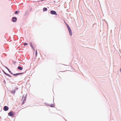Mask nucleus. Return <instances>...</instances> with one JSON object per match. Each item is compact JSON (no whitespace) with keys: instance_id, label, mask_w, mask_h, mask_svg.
<instances>
[{"instance_id":"nucleus-27","label":"nucleus","mask_w":121,"mask_h":121,"mask_svg":"<svg viewBox=\"0 0 121 121\" xmlns=\"http://www.w3.org/2000/svg\"><path fill=\"white\" fill-rule=\"evenodd\" d=\"M64 22H65V25H66V24H67V23L65 22V21H64Z\"/></svg>"},{"instance_id":"nucleus-18","label":"nucleus","mask_w":121,"mask_h":121,"mask_svg":"<svg viewBox=\"0 0 121 121\" xmlns=\"http://www.w3.org/2000/svg\"><path fill=\"white\" fill-rule=\"evenodd\" d=\"M28 45V44L27 43H24V46L27 45Z\"/></svg>"},{"instance_id":"nucleus-20","label":"nucleus","mask_w":121,"mask_h":121,"mask_svg":"<svg viewBox=\"0 0 121 121\" xmlns=\"http://www.w3.org/2000/svg\"><path fill=\"white\" fill-rule=\"evenodd\" d=\"M25 101L23 100L22 103V104H23L25 103Z\"/></svg>"},{"instance_id":"nucleus-4","label":"nucleus","mask_w":121,"mask_h":121,"mask_svg":"<svg viewBox=\"0 0 121 121\" xmlns=\"http://www.w3.org/2000/svg\"><path fill=\"white\" fill-rule=\"evenodd\" d=\"M9 107L6 106H4L3 108V110L5 111H8L9 110Z\"/></svg>"},{"instance_id":"nucleus-19","label":"nucleus","mask_w":121,"mask_h":121,"mask_svg":"<svg viewBox=\"0 0 121 121\" xmlns=\"http://www.w3.org/2000/svg\"><path fill=\"white\" fill-rule=\"evenodd\" d=\"M45 105H47L49 106V104H48V103H45Z\"/></svg>"},{"instance_id":"nucleus-7","label":"nucleus","mask_w":121,"mask_h":121,"mask_svg":"<svg viewBox=\"0 0 121 121\" xmlns=\"http://www.w3.org/2000/svg\"><path fill=\"white\" fill-rule=\"evenodd\" d=\"M68 30L70 35L71 36L72 35V33L71 29L69 30Z\"/></svg>"},{"instance_id":"nucleus-8","label":"nucleus","mask_w":121,"mask_h":121,"mask_svg":"<svg viewBox=\"0 0 121 121\" xmlns=\"http://www.w3.org/2000/svg\"><path fill=\"white\" fill-rule=\"evenodd\" d=\"M19 70H22L23 69V67H22L21 66H18L17 68Z\"/></svg>"},{"instance_id":"nucleus-13","label":"nucleus","mask_w":121,"mask_h":121,"mask_svg":"<svg viewBox=\"0 0 121 121\" xmlns=\"http://www.w3.org/2000/svg\"><path fill=\"white\" fill-rule=\"evenodd\" d=\"M14 76H17L18 75H19L18 73H17L15 74H13Z\"/></svg>"},{"instance_id":"nucleus-3","label":"nucleus","mask_w":121,"mask_h":121,"mask_svg":"<svg viewBox=\"0 0 121 121\" xmlns=\"http://www.w3.org/2000/svg\"><path fill=\"white\" fill-rule=\"evenodd\" d=\"M17 18L16 17H13L12 18V21L14 22H17Z\"/></svg>"},{"instance_id":"nucleus-25","label":"nucleus","mask_w":121,"mask_h":121,"mask_svg":"<svg viewBox=\"0 0 121 121\" xmlns=\"http://www.w3.org/2000/svg\"><path fill=\"white\" fill-rule=\"evenodd\" d=\"M14 65H15V64H16V61H13V63H14Z\"/></svg>"},{"instance_id":"nucleus-24","label":"nucleus","mask_w":121,"mask_h":121,"mask_svg":"<svg viewBox=\"0 0 121 121\" xmlns=\"http://www.w3.org/2000/svg\"><path fill=\"white\" fill-rule=\"evenodd\" d=\"M33 48V50L34 51H35V48L33 47V48Z\"/></svg>"},{"instance_id":"nucleus-17","label":"nucleus","mask_w":121,"mask_h":121,"mask_svg":"<svg viewBox=\"0 0 121 121\" xmlns=\"http://www.w3.org/2000/svg\"><path fill=\"white\" fill-rule=\"evenodd\" d=\"M30 47H31V48H33V45L32 44V43L31 42L30 43Z\"/></svg>"},{"instance_id":"nucleus-5","label":"nucleus","mask_w":121,"mask_h":121,"mask_svg":"<svg viewBox=\"0 0 121 121\" xmlns=\"http://www.w3.org/2000/svg\"><path fill=\"white\" fill-rule=\"evenodd\" d=\"M4 67L8 70L9 72L12 75L13 74V73L11 72L10 69L8 68V67L5 66H4Z\"/></svg>"},{"instance_id":"nucleus-2","label":"nucleus","mask_w":121,"mask_h":121,"mask_svg":"<svg viewBox=\"0 0 121 121\" xmlns=\"http://www.w3.org/2000/svg\"><path fill=\"white\" fill-rule=\"evenodd\" d=\"M50 13L52 15H57V13L54 10H51L50 11Z\"/></svg>"},{"instance_id":"nucleus-23","label":"nucleus","mask_w":121,"mask_h":121,"mask_svg":"<svg viewBox=\"0 0 121 121\" xmlns=\"http://www.w3.org/2000/svg\"><path fill=\"white\" fill-rule=\"evenodd\" d=\"M26 72V71H25L24 72L21 73V74H23V73H25Z\"/></svg>"},{"instance_id":"nucleus-12","label":"nucleus","mask_w":121,"mask_h":121,"mask_svg":"<svg viewBox=\"0 0 121 121\" xmlns=\"http://www.w3.org/2000/svg\"><path fill=\"white\" fill-rule=\"evenodd\" d=\"M15 89L13 90L12 91H11V93L14 94L15 93Z\"/></svg>"},{"instance_id":"nucleus-29","label":"nucleus","mask_w":121,"mask_h":121,"mask_svg":"<svg viewBox=\"0 0 121 121\" xmlns=\"http://www.w3.org/2000/svg\"><path fill=\"white\" fill-rule=\"evenodd\" d=\"M19 73V75L21 74V73Z\"/></svg>"},{"instance_id":"nucleus-32","label":"nucleus","mask_w":121,"mask_h":121,"mask_svg":"<svg viewBox=\"0 0 121 121\" xmlns=\"http://www.w3.org/2000/svg\"><path fill=\"white\" fill-rule=\"evenodd\" d=\"M10 82H12H12H11L10 81Z\"/></svg>"},{"instance_id":"nucleus-30","label":"nucleus","mask_w":121,"mask_h":121,"mask_svg":"<svg viewBox=\"0 0 121 121\" xmlns=\"http://www.w3.org/2000/svg\"><path fill=\"white\" fill-rule=\"evenodd\" d=\"M56 1H54V2H53V3H56Z\"/></svg>"},{"instance_id":"nucleus-31","label":"nucleus","mask_w":121,"mask_h":121,"mask_svg":"<svg viewBox=\"0 0 121 121\" xmlns=\"http://www.w3.org/2000/svg\"><path fill=\"white\" fill-rule=\"evenodd\" d=\"M4 81L5 83V80H4Z\"/></svg>"},{"instance_id":"nucleus-28","label":"nucleus","mask_w":121,"mask_h":121,"mask_svg":"<svg viewBox=\"0 0 121 121\" xmlns=\"http://www.w3.org/2000/svg\"><path fill=\"white\" fill-rule=\"evenodd\" d=\"M16 88V90H17L18 89V87Z\"/></svg>"},{"instance_id":"nucleus-10","label":"nucleus","mask_w":121,"mask_h":121,"mask_svg":"<svg viewBox=\"0 0 121 121\" xmlns=\"http://www.w3.org/2000/svg\"><path fill=\"white\" fill-rule=\"evenodd\" d=\"M47 9L46 8L44 7L43 8V11H47Z\"/></svg>"},{"instance_id":"nucleus-33","label":"nucleus","mask_w":121,"mask_h":121,"mask_svg":"<svg viewBox=\"0 0 121 121\" xmlns=\"http://www.w3.org/2000/svg\"><path fill=\"white\" fill-rule=\"evenodd\" d=\"M7 79V80H9V79Z\"/></svg>"},{"instance_id":"nucleus-15","label":"nucleus","mask_w":121,"mask_h":121,"mask_svg":"<svg viewBox=\"0 0 121 121\" xmlns=\"http://www.w3.org/2000/svg\"><path fill=\"white\" fill-rule=\"evenodd\" d=\"M2 71L3 72V73H4V74L5 75H6V74H7V73H6V72H5L3 69L2 70Z\"/></svg>"},{"instance_id":"nucleus-21","label":"nucleus","mask_w":121,"mask_h":121,"mask_svg":"<svg viewBox=\"0 0 121 121\" xmlns=\"http://www.w3.org/2000/svg\"><path fill=\"white\" fill-rule=\"evenodd\" d=\"M27 11H26L25 12V13L24 14V16H25L27 14Z\"/></svg>"},{"instance_id":"nucleus-34","label":"nucleus","mask_w":121,"mask_h":121,"mask_svg":"<svg viewBox=\"0 0 121 121\" xmlns=\"http://www.w3.org/2000/svg\"><path fill=\"white\" fill-rule=\"evenodd\" d=\"M12 79H13L14 80V78H13Z\"/></svg>"},{"instance_id":"nucleus-9","label":"nucleus","mask_w":121,"mask_h":121,"mask_svg":"<svg viewBox=\"0 0 121 121\" xmlns=\"http://www.w3.org/2000/svg\"><path fill=\"white\" fill-rule=\"evenodd\" d=\"M49 106L51 107L54 108L55 107V105L54 104H49Z\"/></svg>"},{"instance_id":"nucleus-11","label":"nucleus","mask_w":121,"mask_h":121,"mask_svg":"<svg viewBox=\"0 0 121 121\" xmlns=\"http://www.w3.org/2000/svg\"><path fill=\"white\" fill-rule=\"evenodd\" d=\"M20 12V11H15L14 12V13L15 14H17Z\"/></svg>"},{"instance_id":"nucleus-1","label":"nucleus","mask_w":121,"mask_h":121,"mask_svg":"<svg viewBox=\"0 0 121 121\" xmlns=\"http://www.w3.org/2000/svg\"><path fill=\"white\" fill-rule=\"evenodd\" d=\"M15 114V113L13 111L11 110L8 113V116H9L12 117Z\"/></svg>"},{"instance_id":"nucleus-22","label":"nucleus","mask_w":121,"mask_h":121,"mask_svg":"<svg viewBox=\"0 0 121 121\" xmlns=\"http://www.w3.org/2000/svg\"><path fill=\"white\" fill-rule=\"evenodd\" d=\"M66 26L67 28L69 27V26L68 24H66Z\"/></svg>"},{"instance_id":"nucleus-6","label":"nucleus","mask_w":121,"mask_h":121,"mask_svg":"<svg viewBox=\"0 0 121 121\" xmlns=\"http://www.w3.org/2000/svg\"><path fill=\"white\" fill-rule=\"evenodd\" d=\"M26 96H27V95H26V96H25L24 97V95H23L22 97V98L21 100V101L23 99V98H24V99L23 100H25L26 101Z\"/></svg>"},{"instance_id":"nucleus-16","label":"nucleus","mask_w":121,"mask_h":121,"mask_svg":"<svg viewBox=\"0 0 121 121\" xmlns=\"http://www.w3.org/2000/svg\"><path fill=\"white\" fill-rule=\"evenodd\" d=\"M6 76H8L9 77H12L9 74H8L7 73V74L6 75Z\"/></svg>"},{"instance_id":"nucleus-26","label":"nucleus","mask_w":121,"mask_h":121,"mask_svg":"<svg viewBox=\"0 0 121 121\" xmlns=\"http://www.w3.org/2000/svg\"><path fill=\"white\" fill-rule=\"evenodd\" d=\"M68 30L70 29H71L70 28V27L67 28Z\"/></svg>"},{"instance_id":"nucleus-14","label":"nucleus","mask_w":121,"mask_h":121,"mask_svg":"<svg viewBox=\"0 0 121 121\" xmlns=\"http://www.w3.org/2000/svg\"><path fill=\"white\" fill-rule=\"evenodd\" d=\"M37 51L36 50V51L35 54V56H36V57H37Z\"/></svg>"}]
</instances>
